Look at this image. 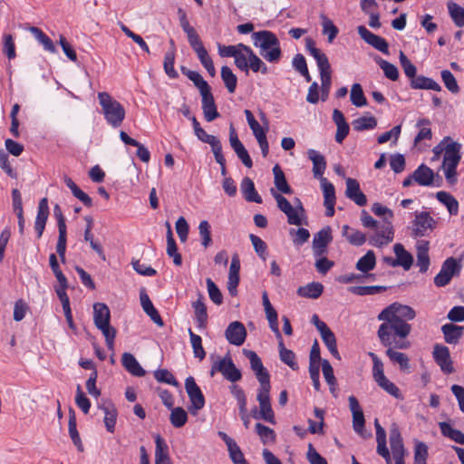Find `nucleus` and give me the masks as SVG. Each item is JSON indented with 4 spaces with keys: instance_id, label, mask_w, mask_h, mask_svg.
<instances>
[{
    "instance_id": "ddd939ff",
    "label": "nucleus",
    "mask_w": 464,
    "mask_h": 464,
    "mask_svg": "<svg viewBox=\"0 0 464 464\" xmlns=\"http://www.w3.org/2000/svg\"><path fill=\"white\" fill-rule=\"evenodd\" d=\"M225 336L229 343L240 346L245 343L246 338V327L241 322L234 321L227 327Z\"/></svg>"
},
{
    "instance_id": "3c124183",
    "label": "nucleus",
    "mask_w": 464,
    "mask_h": 464,
    "mask_svg": "<svg viewBox=\"0 0 464 464\" xmlns=\"http://www.w3.org/2000/svg\"><path fill=\"white\" fill-rule=\"evenodd\" d=\"M221 78L228 92L234 93L237 87V78L229 67L223 66L221 68Z\"/></svg>"
},
{
    "instance_id": "a19ab883",
    "label": "nucleus",
    "mask_w": 464,
    "mask_h": 464,
    "mask_svg": "<svg viewBox=\"0 0 464 464\" xmlns=\"http://www.w3.org/2000/svg\"><path fill=\"white\" fill-rule=\"evenodd\" d=\"M320 334L323 342L324 343L332 355L336 359L341 360V356L337 350L336 338L333 331L330 328H328L320 333Z\"/></svg>"
},
{
    "instance_id": "412c9836",
    "label": "nucleus",
    "mask_w": 464,
    "mask_h": 464,
    "mask_svg": "<svg viewBox=\"0 0 464 464\" xmlns=\"http://www.w3.org/2000/svg\"><path fill=\"white\" fill-rule=\"evenodd\" d=\"M460 145L452 141L445 146L442 167H457L460 161Z\"/></svg>"
},
{
    "instance_id": "37998d69",
    "label": "nucleus",
    "mask_w": 464,
    "mask_h": 464,
    "mask_svg": "<svg viewBox=\"0 0 464 464\" xmlns=\"http://www.w3.org/2000/svg\"><path fill=\"white\" fill-rule=\"evenodd\" d=\"M100 408L104 412L103 421H104L105 427L109 432L112 433L114 431L117 415H118L117 410L114 407V405H112V404H110L108 406H101Z\"/></svg>"
},
{
    "instance_id": "7ed1b4c3",
    "label": "nucleus",
    "mask_w": 464,
    "mask_h": 464,
    "mask_svg": "<svg viewBox=\"0 0 464 464\" xmlns=\"http://www.w3.org/2000/svg\"><path fill=\"white\" fill-rule=\"evenodd\" d=\"M98 99L108 124L112 128L120 127L125 119L124 107L105 92H99Z\"/></svg>"
},
{
    "instance_id": "4be33fe9",
    "label": "nucleus",
    "mask_w": 464,
    "mask_h": 464,
    "mask_svg": "<svg viewBox=\"0 0 464 464\" xmlns=\"http://www.w3.org/2000/svg\"><path fill=\"white\" fill-rule=\"evenodd\" d=\"M333 121L337 127L335 133V140L338 143H342L349 134V124L346 122L343 112L338 109H334L333 111Z\"/></svg>"
},
{
    "instance_id": "cd10ccee",
    "label": "nucleus",
    "mask_w": 464,
    "mask_h": 464,
    "mask_svg": "<svg viewBox=\"0 0 464 464\" xmlns=\"http://www.w3.org/2000/svg\"><path fill=\"white\" fill-rule=\"evenodd\" d=\"M464 327L454 324H446L442 325L441 332L447 343L456 344L463 334Z\"/></svg>"
},
{
    "instance_id": "473e14b6",
    "label": "nucleus",
    "mask_w": 464,
    "mask_h": 464,
    "mask_svg": "<svg viewBox=\"0 0 464 464\" xmlns=\"http://www.w3.org/2000/svg\"><path fill=\"white\" fill-rule=\"evenodd\" d=\"M308 158L313 162V173L315 178L323 177V174L326 169V161L323 155H321L319 152H317L314 150H309L308 152Z\"/></svg>"
},
{
    "instance_id": "0eeeda50",
    "label": "nucleus",
    "mask_w": 464,
    "mask_h": 464,
    "mask_svg": "<svg viewBox=\"0 0 464 464\" xmlns=\"http://www.w3.org/2000/svg\"><path fill=\"white\" fill-rule=\"evenodd\" d=\"M270 390H271V384H263L260 385L256 400L259 403V415L261 420H264L265 421H267L271 424L276 423L275 419V413L271 406V400H270Z\"/></svg>"
},
{
    "instance_id": "c03bdc74",
    "label": "nucleus",
    "mask_w": 464,
    "mask_h": 464,
    "mask_svg": "<svg viewBox=\"0 0 464 464\" xmlns=\"http://www.w3.org/2000/svg\"><path fill=\"white\" fill-rule=\"evenodd\" d=\"M386 347V355L392 362L398 363L401 370L409 369V358L405 353L395 351L396 348L393 346Z\"/></svg>"
},
{
    "instance_id": "49530a36",
    "label": "nucleus",
    "mask_w": 464,
    "mask_h": 464,
    "mask_svg": "<svg viewBox=\"0 0 464 464\" xmlns=\"http://www.w3.org/2000/svg\"><path fill=\"white\" fill-rule=\"evenodd\" d=\"M193 308L195 310V316L198 327L205 328L208 321L207 307L202 301V296L193 303Z\"/></svg>"
},
{
    "instance_id": "4c0bfd02",
    "label": "nucleus",
    "mask_w": 464,
    "mask_h": 464,
    "mask_svg": "<svg viewBox=\"0 0 464 464\" xmlns=\"http://www.w3.org/2000/svg\"><path fill=\"white\" fill-rule=\"evenodd\" d=\"M29 32L34 36V38L44 46L45 51L50 53H55L56 48L53 42L38 27H29Z\"/></svg>"
},
{
    "instance_id": "c85d7f7f",
    "label": "nucleus",
    "mask_w": 464,
    "mask_h": 464,
    "mask_svg": "<svg viewBox=\"0 0 464 464\" xmlns=\"http://www.w3.org/2000/svg\"><path fill=\"white\" fill-rule=\"evenodd\" d=\"M429 242L425 240L419 241L417 244V266H420V271L424 273L428 270L430 266L429 257Z\"/></svg>"
},
{
    "instance_id": "5fc2aeb1",
    "label": "nucleus",
    "mask_w": 464,
    "mask_h": 464,
    "mask_svg": "<svg viewBox=\"0 0 464 464\" xmlns=\"http://www.w3.org/2000/svg\"><path fill=\"white\" fill-rule=\"evenodd\" d=\"M256 432L259 436L263 444L273 443L276 440L275 431L264 424L258 422L256 424Z\"/></svg>"
},
{
    "instance_id": "aec40b11",
    "label": "nucleus",
    "mask_w": 464,
    "mask_h": 464,
    "mask_svg": "<svg viewBox=\"0 0 464 464\" xmlns=\"http://www.w3.org/2000/svg\"><path fill=\"white\" fill-rule=\"evenodd\" d=\"M240 259L238 255L232 256L229 266L227 290L231 295H237V287L239 284Z\"/></svg>"
},
{
    "instance_id": "72a5a7b5",
    "label": "nucleus",
    "mask_w": 464,
    "mask_h": 464,
    "mask_svg": "<svg viewBox=\"0 0 464 464\" xmlns=\"http://www.w3.org/2000/svg\"><path fill=\"white\" fill-rule=\"evenodd\" d=\"M324 290V285L319 282H312L304 286H300L297 289V295L305 297L316 299L318 298Z\"/></svg>"
},
{
    "instance_id": "69168bd1",
    "label": "nucleus",
    "mask_w": 464,
    "mask_h": 464,
    "mask_svg": "<svg viewBox=\"0 0 464 464\" xmlns=\"http://www.w3.org/2000/svg\"><path fill=\"white\" fill-rule=\"evenodd\" d=\"M154 377L159 382L168 383L175 387L179 386L178 381L173 374L167 369H159L154 372Z\"/></svg>"
},
{
    "instance_id": "4d7b16f0",
    "label": "nucleus",
    "mask_w": 464,
    "mask_h": 464,
    "mask_svg": "<svg viewBox=\"0 0 464 464\" xmlns=\"http://www.w3.org/2000/svg\"><path fill=\"white\" fill-rule=\"evenodd\" d=\"M188 334L190 337L194 356L198 358L200 361L203 360L206 356V352L202 346L201 337L194 334L191 329H188Z\"/></svg>"
},
{
    "instance_id": "bf43d9fd",
    "label": "nucleus",
    "mask_w": 464,
    "mask_h": 464,
    "mask_svg": "<svg viewBox=\"0 0 464 464\" xmlns=\"http://www.w3.org/2000/svg\"><path fill=\"white\" fill-rule=\"evenodd\" d=\"M349 292L357 295H375L379 292L385 291L386 286L382 285H365V286H351Z\"/></svg>"
},
{
    "instance_id": "dca6fc26",
    "label": "nucleus",
    "mask_w": 464,
    "mask_h": 464,
    "mask_svg": "<svg viewBox=\"0 0 464 464\" xmlns=\"http://www.w3.org/2000/svg\"><path fill=\"white\" fill-rule=\"evenodd\" d=\"M185 389L190 400L192 408L195 411L202 409L205 405V399L201 390L192 376H189L186 379Z\"/></svg>"
},
{
    "instance_id": "f3484780",
    "label": "nucleus",
    "mask_w": 464,
    "mask_h": 464,
    "mask_svg": "<svg viewBox=\"0 0 464 464\" xmlns=\"http://www.w3.org/2000/svg\"><path fill=\"white\" fill-rule=\"evenodd\" d=\"M390 445L395 461L404 459L405 448L401 431L396 423H392L390 428Z\"/></svg>"
},
{
    "instance_id": "de8ad7c7",
    "label": "nucleus",
    "mask_w": 464,
    "mask_h": 464,
    "mask_svg": "<svg viewBox=\"0 0 464 464\" xmlns=\"http://www.w3.org/2000/svg\"><path fill=\"white\" fill-rule=\"evenodd\" d=\"M280 360L287 364L292 370H297L298 365L295 362V354L292 350L286 349L283 341L278 343Z\"/></svg>"
},
{
    "instance_id": "1a4fd4ad",
    "label": "nucleus",
    "mask_w": 464,
    "mask_h": 464,
    "mask_svg": "<svg viewBox=\"0 0 464 464\" xmlns=\"http://www.w3.org/2000/svg\"><path fill=\"white\" fill-rule=\"evenodd\" d=\"M372 377L376 383L387 393L396 399H402L399 388L385 376L382 363L375 362V367H372Z\"/></svg>"
},
{
    "instance_id": "a211bd4d",
    "label": "nucleus",
    "mask_w": 464,
    "mask_h": 464,
    "mask_svg": "<svg viewBox=\"0 0 464 464\" xmlns=\"http://www.w3.org/2000/svg\"><path fill=\"white\" fill-rule=\"evenodd\" d=\"M331 227H325L317 232L313 239V252L315 256H324L326 253L328 244L332 241Z\"/></svg>"
},
{
    "instance_id": "4468645a",
    "label": "nucleus",
    "mask_w": 464,
    "mask_h": 464,
    "mask_svg": "<svg viewBox=\"0 0 464 464\" xmlns=\"http://www.w3.org/2000/svg\"><path fill=\"white\" fill-rule=\"evenodd\" d=\"M357 31L361 38L363 39L368 44L372 45L376 50L382 52L384 54L389 53V44L384 38L370 32L363 25L358 26Z\"/></svg>"
},
{
    "instance_id": "a18cd8bd",
    "label": "nucleus",
    "mask_w": 464,
    "mask_h": 464,
    "mask_svg": "<svg viewBox=\"0 0 464 464\" xmlns=\"http://www.w3.org/2000/svg\"><path fill=\"white\" fill-rule=\"evenodd\" d=\"M68 428H69V434H70V437H71L73 444L77 447V449L80 451H82L83 446L82 444V440H81L80 435H79L77 428H76V418H75V413L72 410H70V412H69Z\"/></svg>"
},
{
    "instance_id": "a878e982",
    "label": "nucleus",
    "mask_w": 464,
    "mask_h": 464,
    "mask_svg": "<svg viewBox=\"0 0 464 464\" xmlns=\"http://www.w3.org/2000/svg\"><path fill=\"white\" fill-rule=\"evenodd\" d=\"M111 312L104 303H95L93 304V323L99 328L101 325L110 324Z\"/></svg>"
},
{
    "instance_id": "c9c22d12",
    "label": "nucleus",
    "mask_w": 464,
    "mask_h": 464,
    "mask_svg": "<svg viewBox=\"0 0 464 464\" xmlns=\"http://www.w3.org/2000/svg\"><path fill=\"white\" fill-rule=\"evenodd\" d=\"M273 173L274 183L277 190L284 194H292L293 190L289 184L287 183L285 176L281 168L279 167V165L276 164L273 168Z\"/></svg>"
},
{
    "instance_id": "2f4dec72",
    "label": "nucleus",
    "mask_w": 464,
    "mask_h": 464,
    "mask_svg": "<svg viewBox=\"0 0 464 464\" xmlns=\"http://www.w3.org/2000/svg\"><path fill=\"white\" fill-rule=\"evenodd\" d=\"M410 85L412 89L416 90H432L436 92L441 91V87L437 82L423 75H419L413 78L411 81Z\"/></svg>"
},
{
    "instance_id": "8fccbe9b",
    "label": "nucleus",
    "mask_w": 464,
    "mask_h": 464,
    "mask_svg": "<svg viewBox=\"0 0 464 464\" xmlns=\"http://www.w3.org/2000/svg\"><path fill=\"white\" fill-rule=\"evenodd\" d=\"M170 423L175 428L183 427L188 420V414L186 411L181 407H176L171 409V412L169 415Z\"/></svg>"
},
{
    "instance_id": "338daca9",
    "label": "nucleus",
    "mask_w": 464,
    "mask_h": 464,
    "mask_svg": "<svg viewBox=\"0 0 464 464\" xmlns=\"http://www.w3.org/2000/svg\"><path fill=\"white\" fill-rule=\"evenodd\" d=\"M441 79L446 86V88L451 92L452 93H458L459 92V87L456 81V78L451 73V72L448 70H443L441 72Z\"/></svg>"
},
{
    "instance_id": "9d476101",
    "label": "nucleus",
    "mask_w": 464,
    "mask_h": 464,
    "mask_svg": "<svg viewBox=\"0 0 464 464\" xmlns=\"http://www.w3.org/2000/svg\"><path fill=\"white\" fill-rule=\"evenodd\" d=\"M243 353L249 360L251 370L255 372L260 385L270 383V375L267 370L264 367L263 362L256 353L246 349L243 350Z\"/></svg>"
},
{
    "instance_id": "13d9d810",
    "label": "nucleus",
    "mask_w": 464,
    "mask_h": 464,
    "mask_svg": "<svg viewBox=\"0 0 464 464\" xmlns=\"http://www.w3.org/2000/svg\"><path fill=\"white\" fill-rule=\"evenodd\" d=\"M450 17L459 27L464 26V8L453 2L448 3Z\"/></svg>"
},
{
    "instance_id": "09e8293b",
    "label": "nucleus",
    "mask_w": 464,
    "mask_h": 464,
    "mask_svg": "<svg viewBox=\"0 0 464 464\" xmlns=\"http://www.w3.org/2000/svg\"><path fill=\"white\" fill-rule=\"evenodd\" d=\"M352 124L356 131H362L375 128L377 121L373 116H362L353 121Z\"/></svg>"
},
{
    "instance_id": "6e6552de",
    "label": "nucleus",
    "mask_w": 464,
    "mask_h": 464,
    "mask_svg": "<svg viewBox=\"0 0 464 464\" xmlns=\"http://www.w3.org/2000/svg\"><path fill=\"white\" fill-rule=\"evenodd\" d=\"M460 270L461 266L454 257L447 258L443 262L440 271L434 277V284L439 287L447 285L453 276L459 275Z\"/></svg>"
},
{
    "instance_id": "6e6d98bb",
    "label": "nucleus",
    "mask_w": 464,
    "mask_h": 464,
    "mask_svg": "<svg viewBox=\"0 0 464 464\" xmlns=\"http://www.w3.org/2000/svg\"><path fill=\"white\" fill-rule=\"evenodd\" d=\"M350 99L356 107H362L367 104V100L363 94L362 88L359 83H353L351 89Z\"/></svg>"
},
{
    "instance_id": "0e129e2a",
    "label": "nucleus",
    "mask_w": 464,
    "mask_h": 464,
    "mask_svg": "<svg viewBox=\"0 0 464 464\" xmlns=\"http://www.w3.org/2000/svg\"><path fill=\"white\" fill-rule=\"evenodd\" d=\"M103 334L106 342V345L109 350H114V339L116 337V329L112 327L110 324L105 325H101L98 328Z\"/></svg>"
},
{
    "instance_id": "20e7f679",
    "label": "nucleus",
    "mask_w": 464,
    "mask_h": 464,
    "mask_svg": "<svg viewBox=\"0 0 464 464\" xmlns=\"http://www.w3.org/2000/svg\"><path fill=\"white\" fill-rule=\"evenodd\" d=\"M271 194L275 198L278 208L287 217V222L290 225L301 226L305 219V210L303 205L293 207L291 203L281 194L271 188Z\"/></svg>"
},
{
    "instance_id": "9b49d317",
    "label": "nucleus",
    "mask_w": 464,
    "mask_h": 464,
    "mask_svg": "<svg viewBox=\"0 0 464 464\" xmlns=\"http://www.w3.org/2000/svg\"><path fill=\"white\" fill-rule=\"evenodd\" d=\"M349 408L352 411L353 415V428L354 431L360 434L362 437L367 438L370 437L371 434H364V416L363 411L359 404L358 400L354 396H350L349 399Z\"/></svg>"
},
{
    "instance_id": "864d4df0",
    "label": "nucleus",
    "mask_w": 464,
    "mask_h": 464,
    "mask_svg": "<svg viewBox=\"0 0 464 464\" xmlns=\"http://www.w3.org/2000/svg\"><path fill=\"white\" fill-rule=\"evenodd\" d=\"M292 64L295 70L304 77L306 82L311 81V76L307 68L306 61L303 54H295V57L293 58Z\"/></svg>"
},
{
    "instance_id": "774afa93",
    "label": "nucleus",
    "mask_w": 464,
    "mask_h": 464,
    "mask_svg": "<svg viewBox=\"0 0 464 464\" xmlns=\"http://www.w3.org/2000/svg\"><path fill=\"white\" fill-rule=\"evenodd\" d=\"M206 282L208 295L211 301L218 305L221 304L223 302V295L217 285L210 278H208Z\"/></svg>"
},
{
    "instance_id": "c756f323",
    "label": "nucleus",
    "mask_w": 464,
    "mask_h": 464,
    "mask_svg": "<svg viewBox=\"0 0 464 464\" xmlns=\"http://www.w3.org/2000/svg\"><path fill=\"white\" fill-rule=\"evenodd\" d=\"M342 235L353 246H360L366 242V236L360 230L350 227L348 225L342 227Z\"/></svg>"
},
{
    "instance_id": "39448f33",
    "label": "nucleus",
    "mask_w": 464,
    "mask_h": 464,
    "mask_svg": "<svg viewBox=\"0 0 464 464\" xmlns=\"http://www.w3.org/2000/svg\"><path fill=\"white\" fill-rule=\"evenodd\" d=\"M216 372H220L226 380L231 382H237L242 378L241 371L236 367L229 354L216 360L212 363L210 375L214 376Z\"/></svg>"
},
{
    "instance_id": "79ce46f5",
    "label": "nucleus",
    "mask_w": 464,
    "mask_h": 464,
    "mask_svg": "<svg viewBox=\"0 0 464 464\" xmlns=\"http://www.w3.org/2000/svg\"><path fill=\"white\" fill-rule=\"evenodd\" d=\"M314 55H313V57L316 61L320 72V77H331L332 71L327 56L321 51H314Z\"/></svg>"
},
{
    "instance_id": "f704fd0d",
    "label": "nucleus",
    "mask_w": 464,
    "mask_h": 464,
    "mask_svg": "<svg viewBox=\"0 0 464 464\" xmlns=\"http://www.w3.org/2000/svg\"><path fill=\"white\" fill-rule=\"evenodd\" d=\"M393 251L396 256V260L399 261V266H402L404 270H409L413 263L412 256L405 250L404 246L397 243L393 246Z\"/></svg>"
},
{
    "instance_id": "423d86ee",
    "label": "nucleus",
    "mask_w": 464,
    "mask_h": 464,
    "mask_svg": "<svg viewBox=\"0 0 464 464\" xmlns=\"http://www.w3.org/2000/svg\"><path fill=\"white\" fill-rule=\"evenodd\" d=\"M394 228L392 222L384 218L375 227V232L369 237V243L375 247H382L393 241Z\"/></svg>"
},
{
    "instance_id": "bb28decb",
    "label": "nucleus",
    "mask_w": 464,
    "mask_h": 464,
    "mask_svg": "<svg viewBox=\"0 0 464 464\" xmlns=\"http://www.w3.org/2000/svg\"><path fill=\"white\" fill-rule=\"evenodd\" d=\"M121 363L126 371L134 376L141 377L146 373L136 358L130 353H124L122 354Z\"/></svg>"
},
{
    "instance_id": "2eb2a0df",
    "label": "nucleus",
    "mask_w": 464,
    "mask_h": 464,
    "mask_svg": "<svg viewBox=\"0 0 464 464\" xmlns=\"http://www.w3.org/2000/svg\"><path fill=\"white\" fill-rule=\"evenodd\" d=\"M432 354L435 362L440 367L442 372L445 373H452L454 372L450 350L447 346L435 344Z\"/></svg>"
},
{
    "instance_id": "6ab92c4d",
    "label": "nucleus",
    "mask_w": 464,
    "mask_h": 464,
    "mask_svg": "<svg viewBox=\"0 0 464 464\" xmlns=\"http://www.w3.org/2000/svg\"><path fill=\"white\" fill-rule=\"evenodd\" d=\"M345 196L360 207L367 204L366 196L362 192L359 182L354 179H346Z\"/></svg>"
},
{
    "instance_id": "5701e85b",
    "label": "nucleus",
    "mask_w": 464,
    "mask_h": 464,
    "mask_svg": "<svg viewBox=\"0 0 464 464\" xmlns=\"http://www.w3.org/2000/svg\"><path fill=\"white\" fill-rule=\"evenodd\" d=\"M140 304L142 306L143 311L150 316V318L159 326H163L164 323L158 313L157 309L154 307L152 302L150 301L149 295H147L144 289L140 290Z\"/></svg>"
},
{
    "instance_id": "58836bf2",
    "label": "nucleus",
    "mask_w": 464,
    "mask_h": 464,
    "mask_svg": "<svg viewBox=\"0 0 464 464\" xmlns=\"http://www.w3.org/2000/svg\"><path fill=\"white\" fill-rule=\"evenodd\" d=\"M322 371H323V375L325 379V382L330 386V392L334 397H336L337 396V394H336L337 381L334 374V370H333L332 365L325 359L322 360Z\"/></svg>"
},
{
    "instance_id": "052dcab7",
    "label": "nucleus",
    "mask_w": 464,
    "mask_h": 464,
    "mask_svg": "<svg viewBox=\"0 0 464 464\" xmlns=\"http://www.w3.org/2000/svg\"><path fill=\"white\" fill-rule=\"evenodd\" d=\"M399 59L401 66L405 75L411 81L413 78L416 77V66L409 60V58L405 55V53L402 51L400 52Z\"/></svg>"
},
{
    "instance_id": "f8f14e48",
    "label": "nucleus",
    "mask_w": 464,
    "mask_h": 464,
    "mask_svg": "<svg viewBox=\"0 0 464 464\" xmlns=\"http://www.w3.org/2000/svg\"><path fill=\"white\" fill-rule=\"evenodd\" d=\"M412 226L416 237H424L428 230L435 228L436 221L428 212H420L415 214Z\"/></svg>"
},
{
    "instance_id": "680f3d73",
    "label": "nucleus",
    "mask_w": 464,
    "mask_h": 464,
    "mask_svg": "<svg viewBox=\"0 0 464 464\" xmlns=\"http://www.w3.org/2000/svg\"><path fill=\"white\" fill-rule=\"evenodd\" d=\"M428 446L421 441H416L414 447V464H427Z\"/></svg>"
},
{
    "instance_id": "b1692460",
    "label": "nucleus",
    "mask_w": 464,
    "mask_h": 464,
    "mask_svg": "<svg viewBox=\"0 0 464 464\" xmlns=\"http://www.w3.org/2000/svg\"><path fill=\"white\" fill-rule=\"evenodd\" d=\"M155 464H172L169 446L160 434L155 436Z\"/></svg>"
},
{
    "instance_id": "7c9ffc66",
    "label": "nucleus",
    "mask_w": 464,
    "mask_h": 464,
    "mask_svg": "<svg viewBox=\"0 0 464 464\" xmlns=\"http://www.w3.org/2000/svg\"><path fill=\"white\" fill-rule=\"evenodd\" d=\"M241 191L246 201L256 202L258 204L262 203V198L256 190L255 184L250 178L246 177L242 179Z\"/></svg>"
},
{
    "instance_id": "603ef678",
    "label": "nucleus",
    "mask_w": 464,
    "mask_h": 464,
    "mask_svg": "<svg viewBox=\"0 0 464 464\" xmlns=\"http://www.w3.org/2000/svg\"><path fill=\"white\" fill-rule=\"evenodd\" d=\"M174 62H175V51L174 48L170 49L165 53L163 68L166 74L172 79H176L179 77V73L174 69Z\"/></svg>"
},
{
    "instance_id": "e2e57ef3",
    "label": "nucleus",
    "mask_w": 464,
    "mask_h": 464,
    "mask_svg": "<svg viewBox=\"0 0 464 464\" xmlns=\"http://www.w3.org/2000/svg\"><path fill=\"white\" fill-rule=\"evenodd\" d=\"M379 66L382 68V70L384 72V75L392 80V81H397L399 79V71H398V68L389 63L388 61H385L383 59H379V61L377 62Z\"/></svg>"
},
{
    "instance_id": "ea45409f",
    "label": "nucleus",
    "mask_w": 464,
    "mask_h": 464,
    "mask_svg": "<svg viewBox=\"0 0 464 464\" xmlns=\"http://www.w3.org/2000/svg\"><path fill=\"white\" fill-rule=\"evenodd\" d=\"M376 265L375 254L372 250L367 251V253L362 256L356 263V269L362 272L368 273L372 270Z\"/></svg>"
},
{
    "instance_id": "e433bc0d",
    "label": "nucleus",
    "mask_w": 464,
    "mask_h": 464,
    "mask_svg": "<svg viewBox=\"0 0 464 464\" xmlns=\"http://www.w3.org/2000/svg\"><path fill=\"white\" fill-rule=\"evenodd\" d=\"M437 199L446 206L450 215H457L459 211V202L457 199L446 191H439L436 193Z\"/></svg>"
},
{
    "instance_id": "f03ea898",
    "label": "nucleus",
    "mask_w": 464,
    "mask_h": 464,
    "mask_svg": "<svg viewBox=\"0 0 464 464\" xmlns=\"http://www.w3.org/2000/svg\"><path fill=\"white\" fill-rule=\"evenodd\" d=\"M254 45L259 47L260 55L269 63H277L282 55L280 43L275 34L270 31L253 33Z\"/></svg>"
},
{
    "instance_id": "f257e3e1",
    "label": "nucleus",
    "mask_w": 464,
    "mask_h": 464,
    "mask_svg": "<svg viewBox=\"0 0 464 464\" xmlns=\"http://www.w3.org/2000/svg\"><path fill=\"white\" fill-rule=\"evenodd\" d=\"M416 312L409 305L392 303L377 316L382 324L379 326L377 336L383 346H393L398 350L408 349L411 343L407 337L411 332L408 323L415 318Z\"/></svg>"
},
{
    "instance_id": "393cba45",
    "label": "nucleus",
    "mask_w": 464,
    "mask_h": 464,
    "mask_svg": "<svg viewBox=\"0 0 464 464\" xmlns=\"http://www.w3.org/2000/svg\"><path fill=\"white\" fill-rule=\"evenodd\" d=\"M412 178L419 185L428 187L433 183L434 173L428 166L421 164L414 170Z\"/></svg>"
}]
</instances>
